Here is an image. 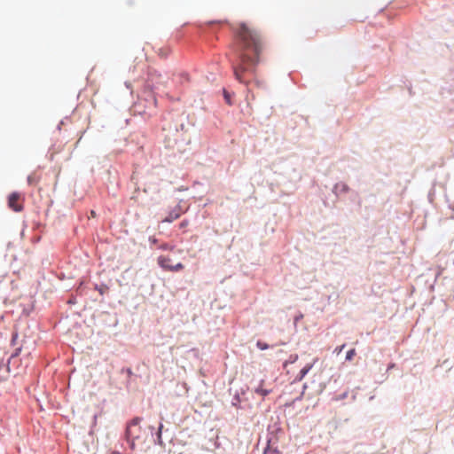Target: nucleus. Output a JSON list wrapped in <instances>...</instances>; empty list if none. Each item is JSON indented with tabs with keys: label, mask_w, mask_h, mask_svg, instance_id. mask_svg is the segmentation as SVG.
Segmentation results:
<instances>
[{
	"label": "nucleus",
	"mask_w": 454,
	"mask_h": 454,
	"mask_svg": "<svg viewBox=\"0 0 454 454\" xmlns=\"http://www.w3.org/2000/svg\"><path fill=\"white\" fill-rule=\"evenodd\" d=\"M184 268V264L181 262H178L175 265H172L169 271H179V270H182Z\"/></svg>",
	"instance_id": "9d476101"
},
{
	"label": "nucleus",
	"mask_w": 454,
	"mask_h": 454,
	"mask_svg": "<svg viewBox=\"0 0 454 454\" xmlns=\"http://www.w3.org/2000/svg\"><path fill=\"white\" fill-rule=\"evenodd\" d=\"M97 417H98L97 415H94V422H96Z\"/></svg>",
	"instance_id": "b1692460"
},
{
	"label": "nucleus",
	"mask_w": 454,
	"mask_h": 454,
	"mask_svg": "<svg viewBox=\"0 0 454 454\" xmlns=\"http://www.w3.org/2000/svg\"><path fill=\"white\" fill-rule=\"evenodd\" d=\"M162 428H163V425L160 423L158 427V431L156 433V439H155V442H157L160 445H162V439H161Z\"/></svg>",
	"instance_id": "0eeeda50"
},
{
	"label": "nucleus",
	"mask_w": 454,
	"mask_h": 454,
	"mask_svg": "<svg viewBox=\"0 0 454 454\" xmlns=\"http://www.w3.org/2000/svg\"><path fill=\"white\" fill-rule=\"evenodd\" d=\"M158 263L162 269L166 270H170L171 266L173 265L171 263V259L168 256H160L158 258Z\"/></svg>",
	"instance_id": "20e7f679"
},
{
	"label": "nucleus",
	"mask_w": 454,
	"mask_h": 454,
	"mask_svg": "<svg viewBox=\"0 0 454 454\" xmlns=\"http://www.w3.org/2000/svg\"><path fill=\"white\" fill-rule=\"evenodd\" d=\"M35 401L38 403V405L42 408L43 404L42 403L40 402V399L39 398H36Z\"/></svg>",
	"instance_id": "aec40b11"
},
{
	"label": "nucleus",
	"mask_w": 454,
	"mask_h": 454,
	"mask_svg": "<svg viewBox=\"0 0 454 454\" xmlns=\"http://www.w3.org/2000/svg\"><path fill=\"white\" fill-rule=\"evenodd\" d=\"M316 360L313 363L306 364L303 368L301 369L299 374L296 376L295 380H301L304 376L311 370L315 364Z\"/></svg>",
	"instance_id": "39448f33"
},
{
	"label": "nucleus",
	"mask_w": 454,
	"mask_h": 454,
	"mask_svg": "<svg viewBox=\"0 0 454 454\" xmlns=\"http://www.w3.org/2000/svg\"><path fill=\"white\" fill-rule=\"evenodd\" d=\"M335 189L340 191V192H344L348 191V185L346 184H344V183L337 184L335 185Z\"/></svg>",
	"instance_id": "1a4fd4ad"
},
{
	"label": "nucleus",
	"mask_w": 454,
	"mask_h": 454,
	"mask_svg": "<svg viewBox=\"0 0 454 454\" xmlns=\"http://www.w3.org/2000/svg\"><path fill=\"white\" fill-rule=\"evenodd\" d=\"M355 356H356V350L354 348H352V349L348 351L347 356H346V359L348 361H351Z\"/></svg>",
	"instance_id": "9b49d317"
},
{
	"label": "nucleus",
	"mask_w": 454,
	"mask_h": 454,
	"mask_svg": "<svg viewBox=\"0 0 454 454\" xmlns=\"http://www.w3.org/2000/svg\"><path fill=\"white\" fill-rule=\"evenodd\" d=\"M181 214L179 210H173L171 211L168 216H166L164 219H162V223H172L173 221L178 219L180 217Z\"/></svg>",
	"instance_id": "423d86ee"
},
{
	"label": "nucleus",
	"mask_w": 454,
	"mask_h": 454,
	"mask_svg": "<svg viewBox=\"0 0 454 454\" xmlns=\"http://www.w3.org/2000/svg\"><path fill=\"white\" fill-rule=\"evenodd\" d=\"M39 182V177H37L35 174L28 176L27 183L29 184H36Z\"/></svg>",
	"instance_id": "6e6552de"
},
{
	"label": "nucleus",
	"mask_w": 454,
	"mask_h": 454,
	"mask_svg": "<svg viewBox=\"0 0 454 454\" xmlns=\"http://www.w3.org/2000/svg\"><path fill=\"white\" fill-rule=\"evenodd\" d=\"M345 348V344H343V345H341V346H340V347L336 348H335V352H336L337 354H340V353L343 350V348Z\"/></svg>",
	"instance_id": "2eb2a0df"
},
{
	"label": "nucleus",
	"mask_w": 454,
	"mask_h": 454,
	"mask_svg": "<svg viewBox=\"0 0 454 454\" xmlns=\"http://www.w3.org/2000/svg\"><path fill=\"white\" fill-rule=\"evenodd\" d=\"M235 400H236V402H232V405H233V406H237V405H238V403H239L241 399L237 398V399H235Z\"/></svg>",
	"instance_id": "a211bd4d"
},
{
	"label": "nucleus",
	"mask_w": 454,
	"mask_h": 454,
	"mask_svg": "<svg viewBox=\"0 0 454 454\" xmlns=\"http://www.w3.org/2000/svg\"><path fill=\"white\" fill-rule=\"evenodd\" d=\"M256 393L261 395H269V392L267 390H256Z\"/></svg>",
	"instance_id": "4468645a"
},
{
	"label": "nucleus",
	"mask_w": 454,
	"mask_h": 454,
	"mask_svg": "<svg viewBox=\"0 0 454 454\" xmlns=\"http://www.w3.org/2000/svg\"><path fill=\"white\" fill-rule=\"evenodd\" d=\"M188 225V221L184 220V221H182L179 224V227L180 228H184Z\"/></svg>",
	"instance_id": "dca6fc26"
},
{
	"label": "nucleus",
	"mask_w": 454,
	"mask_h": 454,
	"mask_svg": "<svg viewBox=\"0 0 454 454\" xmlns=\"http://www.w3.org/2000/svg\"><path fill=\"white\" fill-rule=\"evenodd\" d=\"M141 419L137 417L131 419L126 427L124 438L131 450L135 449V440L139 438Z\"/></svg>",
	"instance_id": "f03ea898"
},
{
	"label": "nucleus",
	"mask_w": 454,
	"mask_h": 454,
	"mask_svg": "<svg viewBox=\"0 0 454 454\" xmlns=\"http://www.w3.org/2000/svg\"><path fill=\"white\" fill-rule=\"evenodd\" d=\"M161 248H163V249H167V248H168V246H167V245H164V246H162V247H161Z\"/></svg>",
	"instance_id": "4be33fe9"
},
{
	"label": "nucleus",
	"mask_w": 454,
	"mask_h": 454,
	"mask_svg": "<svg viewBox=\"0 0 454 454\" xmlns=\"http://www.w3.org/2000/svg\"><path fill=\"white\" fill-rule=\"evenodd\" d=\"M112 454H120L119 452H113Z\"/></svg>",
	"instance_id": "393cba45"
},
{
	"label": "nucleus",
	"mask_w": 454,
	"mask_h": 454,
	"mask_svg": "<svg viewBox=\"0 0 454 454\" xmlns=\"http://www.w3.org/2000/svg\"><path fill=\"white\" fill-rule=\"evenodd\" d=\"M46 403H49L51 401V399H48V398H45L43 399Z\"/></svg>",
	"instance_id": "5701e85b"
},
{
	"label": "nucleus",
	"mask_w": 454,
	"mask_h": 454,
	"mask_svg": "<svg viewBox=\"0 0 454 454\" xmlns=\"http://www.w3.org/2000/svg\"><path fill=\"white\" fill-rule=\"evenodd\" d=\"M297 358H298L297 355L290 356L289 360L285 363L284 366L286 367L289 363L290 364L294 363L297 360Z\"/></svg>",
	"instance_id": "ddd939ff"
},
{
	"label": "nucleus",
	"mask_w": 454,
	"mask_h": 454,
	"mask_svg": "<svg viewBox=\"0 0 454 454\" xmlns=\"http://www.w3.org/2000/svg\"><path fill=\"white\" fill-rule=\"evenodd\" d=\"M233 31L238 54V60L233 64L234 74L240 82L247 83V76L254 73L259 63L265 42L261 33L247 23L237 24Z\"/></svg>",
	"instance_id": "f257e3e1"
},
{
	"label": "nucleus",
	"mask_w": 454,
	"mask_h": 454,
	"mask_svg": "<svg viewBox=\"0 0 454 454\" xmlns=\"http://www.w3.org/2000/svg\"><path fill=\"white\" fill-rule=\"evenodd\" d=\"M21 195L20 193L14 192L10 194L8 198V206L11 209L15 212H20L23 209L22 203H20Z\"/></svg>",
	"instance_id": "7ed1b4c3"
},
{
	"label": "nucleus",
	"mask_w": 454,
	"mask_h": 454,
	"mask_svg": "<svg viewBox=\"0 0 454 454\" xmlns=\"http://www.w3.org/2000/svg\"><path fill=\"white\" fill-rule=\"evenodd\" d=\"M152 100H153V106H156V105H157V99H156L153 96H152Z\"/></svg>",
	"instance_id": "f3484780"
},
{
	"label": "nucleus",
	"mask_w": 454,
	"mask_h": 454,
	"mask_svg": "<svg viewBox=\"0 0 454 454\" xmlns=\"http://www.w3.org/2000/svg\"><path fill=\"white\" fill-rule=\"evenodd\" d=\"M90 216L91 217H95L96 216V212L94 210L90 211Z\"/></svg>",
	"instance_id": "6ab92c4d"
},
{
	"label": "nucleus",
	"mask_w": 454,
	"mask_h": 454,
	"mask_svg": "<svg viewBox=\"0 0 454 454\" xmlns=\"http://www.w3.org/2000/svg\"><path fill=\"white\" fill-rule=\"evenodd\" d=\"M256 346L262 350L267 349L269 348V345L267 343H264L261 340L257 341Z\"/></svg>",
	"instance_id": "f8f14e48"
},
{
	"label": "nucleus",
	"mask_w": 454,
	"mask_h": 454,
	"mask_svg": "<svg viewBox=\"0 0 454 454\" xmlns=\"http://www.w3.org/2000/svg\"><path fill=\"white\" fill-rule=\"evenodd\" d=\"M126 372H127V373H128L129 375H131V374H132V372H131V370H130L129 368V369H127V370H126Z\"/></svg>",
	"instance_id": "412c9836"
}]
</instances>
